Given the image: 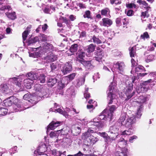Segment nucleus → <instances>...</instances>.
Returning <instances> with one entry per match:
<instances>
[{
    "mask_svg": "<svg viewBox=\"0 0 156 156\" xmlns=\"http://www.w3.org/2000/svg\"><path fill=\"white\" fill-rule=\"evenodd\" d=\"M57 82V80L55 78H49L47 81V83L49 87H53Z\"/></svg>",
    "mask_w": 156,
    "mask_h": 156,
    "instance_id": "nucleus-27",
    "label": "nucleus"
},
{
    "mask_svg": "<svg viewBox=\"0 0 156 156\" xmlns=\"http://www.w3.org/2000/svg\"><path fill=\"white\" fill-rule=\"evenodd\" d=\"M99 23L101 26L108 27L111 26L113 22L110 19L108 18H104L99 22Z\"/></svg>",
    "mask_w": 156,
    "mask_h": 156,
    "instance_id": "nucleus-11",
    "label": "nucleus"
},
{
    "mask_svg": "<svg viewBox=\"0 0 156 156\" xmlns=\"http://www.w3.org/2000/svg\"><path fill=\"white\" fill-rule=\"evenodd\" d=\"M78 45L76 44L72 45L69 49L70 51L72 53L76 52L78 49Z\"/></svg>",
    "mask_w": 156,
    "mask_h": 156,
    "instance_id": "nucleus-36",
    "label": "nucleus"
},
{
    "mask_svg": "<svg viewBox=\"0 0 156 156\" xmlns=\"http://www.w3.org/2000/svg\"><path fill=\"white\" fill-rule=\"evenodd\" d=\"M29 27H28L27 28V30H25L22 34V37L23 39V41H25L26 40V38L27 37V36L29 34V33L30 30H29Z\"/></svg>",
    "mask_w": 156,
    "mask_h": 156,
    "instance_id": "nucleus-39",
    "label": "nucleus"
},
{
    "mask_svg": "<svg viewBox=\"0 0 156 156\" xmlns=\"http://www.w3.org/2000/svg\"><path fill=\"white\" fill-rule=\"evenodd\" d=\"M53 111L55 112H58L59 113L62 114L63 115H66L65 113L64 112V111H63L62 109L60 108L55 109V110Z\"/></svg>",
    "mask_w": 156,
    "mask_h": 156,
    "instance_id": "nucleus-53",
    "label": "nucleus"
},
{
    "mask_svg": "<svg viewBox=\"0 0 156 156\" xmlns=\"http://www.w3.org/2000/svg\"><path fill=\"white\" fill-rule=\"evenodd\" d=\"M86 55L87 57H90V55L89 54H88L86 51H84V50L83 51H81L79 53L78 55V57L77 58V60L78 59H83V58L85 57V56Z\"/></svg>",
    "mask_w": 156,
    "mask_h": 156,
    "instance_id": "nucleus-30",
    "label": "nucleus"
},
{
    "mask_svg": "<svg viewBox=\"0 0 156 156\" xmlns=\"http://www.w3.org/2000/svg\"><path fill=\"white\" fill-rule=\"evenodd\" d=\"M8 112V109L5 108H0V116L6 115Z\"/></svg>",
    "mask_w": 156,
    "mask_h": 156,
    "instance_id": "nucleus-38",
    "label": "nucleus"
},
{
    "mask_svg": "<svg viewBox=\"0 0 156 156\" xmlns=\"http://www.w3.org/2000/svg\"><path fill=\"white\" fill-rule=\"evenodd\" d=\"M137 137L135 135H133L130 137L129 140V141L131 143H132L133 142V140L134 139H137Z\"/></svg>",
    "mask_w": 156,
    "mask_h": 156,
    "instance_id": "nucleus-62",
    "label": "nucleus"
},
{
    "mask_svg": "<svg viewBox=\"0 0 156 156\" xmlns=\"http://www.w3.org/2000/svg\"><path fill=\"white\" fill-rule=\"evenodd\" d=\"M125 12L128 16H132L133 14V13H134L133 11L132 10H129L127 12L126 11Z\"/></svg>",
    "mask_w": 156,
    "mask_h": 156,
    "instance_id": "nucleus-59",
    "label": "nucleus"
},
{
    "mask_svg": "<svg viewBox=\"0 0 156 156\" xmlns=\"http://www.w3.org/2000/svg\"><path fill=\"white\" fill-rule=\"evenodd\" d=\"M83 16L84 18H87L90 19L92 18L90 12L89 10H87L85 11L84 13Z\"/></svg>",
    "mask_w": 156,
    "mask_h": 156,
    "instance_id": "nucleus-41",
    "label": "nucleus"
},
{
    "mask_svg": "<svg viewBox=\"0 0 156 156\" xmlns=\"http://www.w3.org/2000/svg\"><path fill=\"white\" fill-rule=\"evenodd\" d=\"M95 55L96 56L99 57V59H100V58H102L104 54L103 51H100L95 52Z\"/></svg>",
    "mask_w": 156,
    "mask_h": 156,
    "instance_id": "nucleus-46",
    "label": "nucleus"
},
{
    "mask_svg": "<svg viewBox=\"0 0 156 156\" xmlns=\"http://www.w3.org/2000/svg\"><path fill=\"white\" fill-rule=\"evenodd\" d=\"M36 91V94H37V97L28 94H25L23 96L24 99L28 101V104L31 103L32 105L36 104L38 101L45 98L46 96L47 92L45 90L43 87V85L36 83L34 86Z\"/></svg>",
    "mask_w": 156,
    "mask_h": 156,
    "instance_id": "nucleus-2",
    "label": "nucleus"
},
{
    "mask_svg": "<svg viewBox=\"0 0 156 156\" xmlns=\"http://www.w3.org/2000/svg\"><path fill=\"white\" fill-rule=\"evenodd\" d=\"M92 39L93 42L97 44H99L102 43L101 40L99 39V38L97 37L95 35L93 36L92 37Z\"/></svg>",
    "mask_w": 156,
    "mask_h": 156,
    "instance_id": "nucleus-40",
    "label": "nucleus"
},
{
    "mask_svg": "<svg viewBox=\"0 0 156 156\" xmlns=\"http://www.w3.org/2000/svg\"><path fill=\"white\" fill-rule=\"evenodd\" d=\"M12 102L10 100H8L5 101V105L6 106H10L12 105Z\"/></svg>",
    "mask_w": 156,
    "mask_h": 156,
    "instance_id": "nucleus-60",
    "label": "nucleus"
},
{
    "mask_svg": "<svg viewBox=\"0 0 156 156\" xmlns=\"http://www.w3.org/2000/svg\"><path fill=\"white\" fill-rule=\"evenodd\" d=\"M68 93L71 97H74L76 94L74 87L73 86H71L67 90Z\"/></svg>",
    "mask_w": 156,
    "mask_h": 156,
    "instance_id": "nucleus-34",
    "label": "nucleus"
},
{
    "mask_svg": "<svg viewBox=\"0 0 156 156\" xmlns=\"http://www.w3.org/2000/svg\"><path fill=\"white\" fill-rule=\"evenodd\" d=\"M115 138H113V137H111L110 136H108L104 140L105 142L106 146H108L112 142V141L114 140Z\"/></svg>",
    "mask_w": 156,
    "mask_h": 156,
    "instance_id": "nucleus-32",
    "label": "nucleus"
},
{
    "mask_svg": "<svg viewBox=\"0 0 156 156\" xmlns=\"http://www.w3.org/2000/svg\"><path fill=\"white\" fill-rule=\"evenodd\" d=\"M110 2L112 5L115 4V5H119L121 3V1L119 0H110Z\"/></svg>",
    "mask_w": 156,
    "mask_h": 156,
    "instance_id": "nucleus-48",
    "label": "nucleus"
},
{
    "mask_svg": "<svg viewBox=\"0 0 156 156\" xmlns=\"http://www.w3.org/2000/svg\"><path fill=\"white\" fill-rule=\"evenodd\" d=\"M94 133V130L90 128L87 132L83 133L81 138L84 140L85 147L92 146L98 140V139L97 137L92 135V133Z\"/></svg>",
    "mask_w": 156,
    "mask_h": 156,
    "instance_id": "nucleus-3",
    "label": "nucleus"
},
{
    "mask_svg": "<svg viewBox=\"0 0 156 156\" xmlns=\"http://www.w3.org/2000/svg\"><path fill=\"white\" fill-rule=\"evenodd\" d=\"M17 148V147L16 146L13 148H11L9 150V152L10 153L11 155H12V154H14L17 151L16 150Z\"/></svg>",
    "mask_w": 156,
    "mask_h": 156,
    "instance_id": "nucleus-54",
    "label": "nucleus"
},
{
    "mask_svg": "<svg viewBox=\"0 0 156 156\" xmlns=\"http://www.w3.org/2000/svg\"><path fill=\"white\" fill-rule=\"evenodd\" d=\"M137 2L140 5H142L143 7L146 10L149 11L151 9V7L150 5H149L148 3L142 0H138L137 1Z\"/></svg>",
    "mask_w": 156,
    "mask_h": 156,
    "instance_id": "nucleus-23",
    "label": "nucleus"
},
{
    "mask_svg": "<svg viewBox=\"0 0 156 156\" xmlns=\"http://www.w3.org/2000/svg\"><path fill=\"white\" fill-rule=\"evenodd\" d=\"M153 82L152 79H149L147 81L144 82L142 83V85L144 86L147 85L148 83L152 82Z\"/></svg>",
    "mask_w": 156,
    "mask_h": 156,
    "instance_id": "nucleus-61",
    "label": "nucleus"
},
{
    "mask_svg": "<svg viewBox=\"0 0 156 156\" xmlns=\"http://www.w3.org/2000/svg\"><path fill=\"white\" fill-rule=\"evenodd\" d=\"M5 14L9 19L11 20H14L16 18V13L14 12H8L5 13Z\"/></svg>",
    "mask_w": 156,
    "mask_h": 156,
    "instance_id": "nucleus-29",
    "label": "nucleus"
},
{
    "mask_svg": "<svg viewBox=\"0 0 156 156\" xmlns=\"http://www.w3.org/2000/svg\"><path fill=\"white\" fill-rule=\"evenodd\" d=\"M117 108V107L115 105L108 106V109L106 108L100 115L93 119V121L90 122L91 124L98 128H102L104 126L105 121H111L113 118L114 112Z\"/></svg>",
    "mask_w": 156,
    "mask_h": 156,
    "instance_id": "nucleus-1",
    "label": "nucleus"
},
{
    "mask_svg": "<svg viewBox=\"0 0 156 156\" xmlns=\"http://www.w3.org/2000/svg\"><path fill=\"white\" fill-rule=\"evenodd\" d=\"M61 122H55L52 121L48 126V128L47 133H48V131L49 129L53 130L55 129L56 127L59 126L60 125Z\"/></svg>",
    "mask_w": 156,
    "mask_h": 156,
    "instance_id": "nucleus-20",
    "label": "nucleus"
},
{
    "mask_svg": "<svg viewBox=\"0 0 156 156\" xmlns=\"http://www.w3.org/2000/svg\"><path fill=\"white\" fill-rule=\"evenodd\" d=\"M37 75V78L34 80V81L36 80L38 82V83H45L46 81V76L44 74H40L37 73L35 72Z\"/></svg>",
    "mask_w": 156,
    "mask_h": 156,
    "instance_id": "nucleus-18",
    "label": "nucleus"
},
{
    "mask_svg": "<svg viewBox=\"0 0 156 156\" xmlns=\"http://www.w3.org/2000/svg\"><path fill=\"white\" fill-rule=\"evenodd\" d=\"M44 62L46 63H49L56 60L57 59V56L53 53H50L46 57H43Z\"/></svg>",
    "mask_w": 156,
    "mask_h": 156,
    "instance_id": "nucleus-12",
    "label": "nucleus"
},
{
    "mask_svg": "<svg viewBox=\"0 0 156 156\" xmlns=\"http://www.w3.org/2000/svg\"><path fill=\"white\" fill-rule=\"evenodd\" d=\"M50 67L51 71L53 72L56 70V69L57 68V65L54 63H52L50 64Z\"/></svg>",
    "mask_w": 156,
    "mask_h": 156,
    "instance_id": "nucleus-51",
    "label": "nucleus"
},
{
    "mask_svg": "<svg viewBox=\"0 0 156 156\" xmlns=\"http://www.w3.org/2000/svg\"><path fill=\"white\" fill-rule=\"evenodd\" d=\"M77 61L82 64L86 70L92 69L94 67L93 66L91 63V61H86L84 59H78Z\"/></svg>",
    "mask_w": 156,
    "mask_h": 156,
    "instance_id": "nucleus-10",
    "label": "nucleus"
},
{
    "mask_svg": "<svg viewBox=\"0 0 156 156\" xmlns=\"http://www.w3.org/2000/svg\"><path fill=\"white\" fill-rule=\"evenodd\" d=\"M148 11L146 10L144 12H142L141 15V17H143L144 18H145V17H146L147 18L149 16V14L148 13Z\"/></svg>",
    "mask_w": 156,
    "mask_h": 156,
    "instance_id": "nucleus-55",
    "label": "nucleus"
},
{
    "mask_svg": "<svg viewBox=\"0 0 156 156\" xmlns=\"http://www.w3.org/2000/svg\"><path fill=\"white\" fill-rule=\"evenodd\" d=\"M127 114L126 113L122 112L120 118L119 119V122L122 125H124V121L126 118Z\"/></svg>",
    "mask_w": 156,
    "mask_h": 156,
    "instance_id": "nucleus-33",
    "label": "nucleus"
},
{
    "mask_svg": "<svg viewBox=\"0 0 156 156\" xmlns=\"http://www.w3.org/2000/svg\"><path fill=\"white\" fill-rule=\"evenodd\" d=\"M129 54L130 57H131V62L132 64V67H135L137 66V63L136 62V60H137L136 54L135 51V48L134 47L132 48L129 50Z\"/></svg>",
    "mask_w": 156,
    "mask_h": 156,
    "instance_id": "nucleus-7",
    "label": "nucleus"
},
{
    "mask_svg": "<svg viewBox=\"0 0 156 156\" xmlns=\"http://www.w3.org/2000/svg\"><path fill=\"white\" fill-rule=\"evenodd\" d=\"M76 73H72L66 76V77L67 78V80L69 81L72 80L74 78L76 75Z\"/></svg>",
    "mask_w": 156,
    "mask_h": 156,
    "instance_id": "nucleus-45",
    "label": "nucleus"
},
{
    "mask_svg": "<svg viewBox=\"0 0 156 156\" xmlns=\"http://www.w3.org/2000/svg\"><path fill=\"white\" fill-rule=\"evenodd\" d=\"M133 130L132 128H129L127 130H126L122 132L121 134L122 135H130L133 133Z\"/></svg>",
    "mask_w": 156,
    "mask_h": 156,
    "instance_id": "nucleus-35",
    "label": "nucleus"
},
{
    "mask_svg": "<svg viewBox=\"0 0 156 156\" xmlns=\"http://www.w3.org/2000/svg\"><path fill=\"white\" fill-rule=\"evenodd\" d=\"M128 150L126 148H124L121 151H116L115 152V156H127V152Z\"/></svg>",
    "mask_w": 156,
    "mask_h": 156,
    "instance_id": "nucleus-26",
    "label": "nucleus"
},
{
    "mask_svg": "<svg viewBox=\"0 0 156 156\" xmlns=\"http://www.w3.org/2000/svg\"><path fill=\"white\" fill-rule=\"evenodd\" d=\"M19 76L15 77L9 79V80L13 83L15 84L18 87L21 86L22 80L20 79Z\"/></svg>",
    "mask_w": 156,
    "mask_h": 156,
    "instance_id": "nucleus-19",
    "label": "nucleus"
},
{
    "mask_svg": "<svg viewBox=\"0 0 156 156\" xmlns=\"http://www.w3.org/2000/svg\"><path fill=\"white\" fill-rule=\"evenodd\" d=\"M121 19L120 18H118L116 19L115 22L117 26L119 27L121 25Z\"/></svg>",
    "mask_w": 156,
    "mask_h": 156,
    "instance_id": "nucleus-58",
    "label": "nucleus"
},
{
    "mask_svg": "<svg viewBox=\"0 0 156 156\" xmlns=\"http://www.w3.org/2000/svg\"><path fill=\"white\" fill-rule=\"evenodd\" d=\"M72 70V65L70 63H66L61 69V71L64 75L69 73Z\"/></svg>",
    "mask_w": 156,
    "mask_h": 156,
    "instance_id": "nucleus-13",
    "label": "nucleus"
},
{
    "mask_svg": "<svg viewBox=\"0 0 156 156\" xmlns=\"http://www.w3.org/2000/svg\"><path fill=\"white\" fill-rule=\"evenodd\" d=\"M126 6L127 8L132 9L134 8L136 10L138 7L134 3H129L126 4Z\"/></svg>",
    "mask_w": 156,
    "mask_h": 156,
    "instance_id": "nucleus-43",
    "label": "nucleus"
},
{
    "mask_svg": "<svg viewBox=\"0 0 156 156\" xmlns=\"http://www.w3.org/2000/svg\"><path fill=\"white\" fill-rule=\"evenodd\" d=\"M28 77L24 81V85L27 89H30L31 87V85L34 82V80L37 78V75L34 72H31L27 74Z\"/></svg>",
    "mask_w": 156,
    "mask_h": 156,
    "instance_id": "nucleus-4",
    "label": "nucleus"
},
{
    "mask_svg": "<svg viewBox=\"0 0 156 156\" xmlns=\"http://www.w3.org/2000/svg\"><path fill=\"white\" fill-rule=\"evenodd\" d=\"M76 5L79 7L80 9H84L86 8V6L84 4L80 2H77Z\"/></svg>",
    "mask_w": 156,
    "mask_h": 156,
    "instance_id": "nucleus-57",
    "label": "nucleus"
},
{
    "mask_svg": "<svg viewBox=\"0 0 156 156\" xmlns=\"http://www.w3.org/2000/svg\"><path fill=\"white\" fill-rule=\"evenodd\" d=\"M65 84L62 82H59L58 84V88L59 90L62 89L65 87Z\"/></svg>",
    "mask_w": 156,
    "mask_h": 156,
    "instance_id": "nucleus-56",
    "label": "nucleus"
},
{
    "mask_svg": "<svg viewBox=\"0 0 156 156\" xmlns=\"http://www.w3.org/2000/svg\"><path fill=\"white\" fill-rule=\"evenodd\" d=\"M52 153L54 156H61L62 152L60 151H58L55 150H54L52 151Z\"/></svg>",
    "mask_w": 156,
    "mask_h": 156,
    "instance_id": "nucleus-49",
    "label": "nucleus"
},
{
    "mask_svg": "<svg viewBox=\"0 0 156 156\" xmlns=\"http://www.w3.org/2000/svg\"><path fill=\"white\" fill-rule=\"evenodd\" d=\"M110 10L109 8H106L101 10V14L102 16H105L107 17H110Z\"/></svg>",
    "mask_w": 156,
    "mask_h": 156,
    "instance_id": "nucleus-28",
    "label": "nucleus"
},
{
    "mask_svg": "<svg viewBox=\"0 0 156 156\" xmlns=\"http://www.w3.org/2000/svg\"><path fill=\"white\" fill-rule=\"evenodd\" d=\"M43 50L46 52H51L54 49L53 46L50 44L44 42L43 44Z\"/></svg>",
    "mask_w": 156,
    "mask_h": 156,
    "instance_id": "nucleus-15",
    "label": "nucleus"
},
{
    "mask_svg": "<svg viewBox=\"0 0 156 156\" xmlns=\"http://www.w3.org/2000/svg\"><path fill=\"white\" fill-rule=\"evenodd\" d=\"M11 9L12 8L11 6L9 5L4 6L1 8H0V14L4 13L5 10L7 9L8 11H10Z\"/></svg>",
    "mask_w": 156,
    "mask_h": 156,
    "instance_id": "nucleus-37",
    "label": "nucleus"
},
{
    "mask_svg": "<svg viewBox=\"0 0 156 156\" xmlns=\"http://www.w3.org/2000/svg\"><path fill=\"white\" fill-rule=\"evenodd\" d=\"M140 98L142 99V100L140 101L141 103H144L147 101V99L145 97L140 96ZM143 106L142 104H141L137 108V112L136 115V118H140L141 117L142 115V112L143 110Z\"/></svg>",
    "mask_w": 156,
    "mask_h": 156,
    "instance_id": "nucleus-9",
    "label": "nucleus"
},
{
    "mask_svg": "<svg viewBox=\"0 0 156 156\" xmlns=\"http://www.w3.org/2000/svg\"><path fill=\"white\" fill-rule=\"evenodd\" d=\"M47 37L46 35L43 34L40 36V38L38 39V41L39 42L40 41H45L47 40Z\"/></svg>",
    "mask_w": 156,
    "mask_h": 156,
    "instance_id": "nucleus-47",
    "label": "nucleus"
},
{
    "mask_svg": "<svg viewBox=\"0 0 156 156\" xmlns=\"http://www.w3.org/2000/svg\"><path fill=\"white\" fill-rule=\"evenodd\" d=\"M119 126L118 125H115L111 126L108 132V133L110 136L113 137V138H116L118 135V130Z\"/></svg>",
    "mask_w": 156,
    "mask_h": 156,
    "instance_id": "nucleus-8",
    "label": "nucleus"
},
{
    "mask_svg": "<svg viewBox=\"0 0 156 156\" xmlns=\"http://www.w3.org/2000/svg\"><path fill=\"white\" fill-rule=\"evenodd\" d=\"M0 90L3 93H7L9 91V88L6 84L3 83L1 84L0 86Z\"/></svg>",
    "mask_w": 156,
    "mask_h": 156,
    "instance_id": "nucleus-31",
    "label": "nucleus"
},
{
    "mask_svg": "<svg viewBox=\"0 0 156 156\" xmlns=\"http://www.w3.org/2000/svg\"><path fill=\"white\" fill-rule=\"evenodd\" d=\"M44 12L46 13L50 14V9L48 7H46L44 8Z\"/></svg>",
    "mask_w": 156,
    "mask_h": 156,
    "instance_id": "nucleus-64",
    "label": "nucleus"
},
{
    "mask_svg": "<svg viewBox=\"0 0 156 156\" xmlns=\"http://www.w3.org/2000/svg\"><path fill=\"white\" fill-rule=\"evenodd\" d=\"M83 154L80 151H79L78 153L77 154L73 155H68L67 156H83Z\"/></svg>",
    "mask_w": 156,
    "mask_h": 156,
    "instance_id": "nucleus-63",
    "label": "nucleus"
},
{
    "mask_svg": "<svg viewBox=\"0 0 156 156\" xmlns=\"http://www.w3.org/2000/svg\"><path fill=\"white\" fill-rule=\"evenodd\" d=\"M135 121L136 119L134 116L129 117L127 119L125 122L124 123V125H122L125 126L126 127L130 128L132 126V125L135 123Z\"/></svg>",
    "mask_w": 156,
    "mask_h": 156,
    "instance_id": "nucleus-14",
    "label": "nucleus"
},
{
    "mask_svg": "<svg viewBox=\"0 0 156 156\" xmlns=\"http://www.w3.org/2000/svg\"><path fill=\"white\" fill-rule=\"evenodd\" d=\"M143 71H146L144 68L142 66L137 65L135 67L134 69L132 68L131 71V74H133L135 72V73L138 72H142Z\"/></svg>",
    "mask_w": 156,
    "mask_h": 156,
    "instance_id": "nucleus-21",
    "label": "nucleus"
},
{
    "mask_svg": "<svg viewBox=\"0 0 156 156\" xmlns=\"http://www.w3.org/2000/svg\"><path fill=\"white\" fill-rule=\"evenodd\" d=\"M126 91L125 94L127 97V98L125 99V101H127L130 99L134 94L135 91H133V84L131 82L130 83L128 81L126 82Z\"/></svg>",
    "mask_w": 156,
    "mask_h": 156,
    "instance_id": "nucleus-5",
    "label": "nucleus"
},
{
    "mask_svg": "<svg viewBox=\"0 0 156 156\" xmlns=\"http://www.w3.org/2000/svg\"><path fill=\"white\" fill-rule=\"evenodd\" d=\"M85 81V76L80 77L77 79L75 82L76 87H80L84 84Z\"/></svg>",
    "mask_w": 156,
    "mask_h": 156,
    "instance_id": "nucleus-24",
    "label": "nucleus"
},
{
    "mask_svg": "<svg viewBox=\"0 0 156 156\" xmlns=\"http://www.w3.org/2000/svg\"><path fill=\"white\" fill-rule=\"evenodd\" d=\"M140 38L144 40H145V39L149 38V36L148 33L147 32H146L143 34H141L140 36Z\"/></svg>",
    "mask_w": 156,
    "mask_h": 156,
    "instance_id": "nucleus-50",
    "label": "nucleus"
},
{
    "mask_svg": "<svg viewBox=\"0 0 156 156\" xmlns=\"http://www.w3.org/2000/svg\"><path fill=\"white\" fill-rule=\"evenodd\" d=\"M38 40V38L37 37H34L33 38L28 39V44L30 45L31 44L35 43Z\"/></svg>",
    "mask_w": 156,
    "mask_h": 156,
    "instance_id": "nucleus-42",
    "label": "nucleus"
},
{
    "mask_svg": "<svg viewBox=\"0 0 156 156\" xmlns=\"http://www.w3.org/2000/svg\"><path fill=\"white\" fill-rule=\"evenodd\" d=\"M72 111V108L70 109L69 108H66L64 110V112L65 113L66 115H65V116L68 115L67 114L69 113L70 115L72 114L71 112Z\"/></svg>",
    "mask_w": 156,
    "mask_h": 156,
    "instance_id": "nucleus-52",
    "label": "nucleus"
},
{
    "mask_svg": "<svg viewBox=\"0 0 156 156\" xmlns=\"http://www.w3.org/2000/svg\"><path fill=\"white\" fill-rule=\"evenodd\" d=\"M156 58V57L154 55H149L148 56L146 60V62H148L155 59Z\"/></svg>",
    "mask_w": 156,
    "mask_h": 156,
    "instance_id": "nucleus-44",
    "label": "nucleus"
},
{
    "mask_svg": "<svg viewBox=\"0 0 156 156\" xmlns=\"http://www.w3.org/2000/svg\"><path fill=\"white\" fill-rule=\"evenodd\" d=\"M125 65L123 62H118L113 65V67L119 70L120 73L123 71Z\"/></svg>",
    "mask_w": 156,
    "mask_h": 156,
    "instance_id": "nucleus-17",
    "label": "nucleus"
},
{
    "mask_svg": "<svg viewBox=\"0 0 156 156\" xmlns=\"http://www.w3.org/2000/svg\"><path fill=\"white\" fill-rule=\"evenodd\" d=\"M95 46L92 44H90L87 46L86 48L84 49V51H86L88 54H89L90 56L91 53L93 52L95 49Z\"/></svg>",
    "mask_w": 156,
    "mask_h": 156,
    "instance_id": "nucleus-25",
    "label": "nucleus"
},
{
    "mask_svg": "<svg viewBox=\"0 0 156 156\" xmlns=\"http://www.w3.org/2000/svg\"><path fill=\"white\" fill-rule=\"evenodd\" d=\"M71 131L73 135L74 136H77L81 132L80 126L78 124L74 125L72 126Z\"/></svg>",
    "mask_w": 156,
    "mask_h": 156,
    "instance_id": "nucleus-16",
    "label": "nucleus"
},
{
    "mask_svg": "<svg viewBox=\"0 0 156 156\" xmlns=\"http://www.w3.org/2000/svg\"><path fill=\"white\" fill-rule=\"evenodd\" d=\"M113 83H111L109 86V91L108 93L107 100L108 101V104H111L113 102V100L115 98V95L113 94V89L114 88V87L113 85Z\"/></svg>",
    "mask_w": 156,
    "mask_h": 156,
    "instance_id": "nucleus-6",
    "label": "nucleus"
},
{
    "mask_svg": "<svg viewBox=\"0 0 156 156\" xmlns=\"http://www.w3.org/2000/svg\"><path fill=\"white\" fill-rule=\"evenodd\" d=\"M127 141L125 140L123 138H121L118 142V144L119 147L121 148L120 151L122 150L125 147L127 143Z\"/></svg>",
    "mask_w": 156,
    "mask_h": 156,
    "instance_id": "nucleus-22",
    "label": "nucleus"
}]
</instances>
